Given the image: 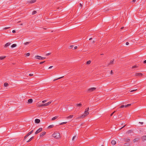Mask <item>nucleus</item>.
Listing matches in <instances>:
<instances>
[{
  "mask_svg": "<svg viewBox=\"0 0 146 146\" xmlns=\"http://www.w3.org/2000/svg\"><path fill=\"white\" fill-rule=\"evenodd\" d=\"M28 101L29 103H31L33 102V100L32 99H30L28 100Z\"/></svg>",
  "mask_w": 146,
  "mask_h": 146,
  "instance_id": "obj_17",
  "label": "nucleus"
},
{
  "mask_svg": "<svg viewBox=\"0 0 146 146\" xmlns=\"http://www.w3.org/2000/svg\"><path fill=\"white\" fill-rule=\"evenodd\" d=\"M63 77H64V76H62V77H60V78H57V79H56L54 80H53V81H56V80H58V79H61V78H63Z\"/></svg>",
  "mask_w": 146,
  "mask_h": 146,
  "instance_id": "obj_30",
  "label": "nucleus"
},
{
  "mask_svg": "<svg viewBox=\"0 0 146 146\" xmlns=\"http://www.w3.org/2000/svg\"><path fill=\"white\" fill-rule=\"evenodd\" d=\"M46 132L45 131H43L40 134V137H42L45 134Z\"/></svg>",
  "mask_w": 146,
  "mask_h": 146,
  "instance_id": "obj_11",
  "label": "nucleus"
},
{
  "mask_svg": "<svg viewBox=\"0 0 146 146\" xmlns=\"http://www.w3.org/2000/svg\"><path fill=\"white\" fill-rule=\"evenodd\" d=\"M111 143L113 145H115L116 143V142L115 141L112 140L111 141Z\"/></svg>",
  "mask_w": 146,
  "mask_h": 146,
  "instance_id": "obj_14",
  "label": "nucleus"
},
{
  "mask_svg": "<svg viewBox=\"0 0 146 146\" xmlns=\"http://www.w3.org/2000/svg\"><path fill=\"white\" fill-rule=\"evenodd\" d=\"M42 130V129L41 128H39L35 132V134H36L38 133H39Z\"/></svg>",
  "mask_w": 146,
  "mask_h": 146,
  "instance_id": "obj_5",
  "label": "nucleus"
},
{
  "mask_svg": "<svg viewBox=\"0 0 146 146\" xmlns=\"http://www.w3.org/2000/svg\"><path fill=\"white\" fill-rule=\"evenodd\" d=\"M53 67V66H50V67H49V68H48L49 69H50V68H51L52 67Z\"/></svg>",
  "mask_w": 146,
  "mask_h": 146,
  "instance_id": "obj_56",
  "label": "nucleus"
},
{
  "mask_svg": "<svg viewBox=\"0 0 146 146\" xmlns=\"http://www.w3.org/2000/svg\"><path fill=\"white\" fill-rule=\"evenodd\" d=\"M36 11H34L32 13V14L33 15L34 14H36Z\"/></svg>",
  "mask_w": 146,
  "mask_h": 146,
  "instance_id": "obj_29",
  "label": "nucleus"
},
{
  "mask_svg": "<svg viewBox=\"0 0 146 146\" xmlns=\"http://www.w3.org/2000/svg\"><path fill=\"white\" fill-rule=\"evenodd\" d=\"M125 125H124L123 127L121 128V129L123 127H124L125 126Z\"/></svg>",
  "mask_w": 146,
  "mask_h": 146,
  "instance_id": "obj_63",
  "label": "nucleus"
},
{
  "mask_svg": "<svg viewBox=\"0 0 146 146\" xmlns=\"http://www.w3.org/2000/svg\"><path fill=\"white\" fill-rule=\"evenodd\" d=\"M92 38H90V39H89V40H92Z\"/></svg>",
  "mask_w": 146,
  "mask_h": 146,
  "instance_id": "obj_61",
  "label": "nucleus"
},
{
  "mask_svg": "<svg viewBox=\"0 0 146 146\" xmlns=\"http://www.w3.org/2000/svg\"><path fill=\"white\" fill-rule=\"evenodd\" d=\"M77 46H75L74 47V49H77Z\"/></svg>",
  "mask_w": 146,
  "mask_h": 146,
  "instance_id": "obj_52",
  "label": "nucleus"
},
{
  "mask_svg": "<svg viewBox=\"0 0 146 146\" xmlns=\"http://www.w3.org/2000/svg\"><path fill=\"white\" fill-rule=\"evenodd\" d=\"M110 74H113V71L112 70H111V72H110Z\"/></svg>",
  "mask_w": 146,
  "mask_h": 146,
  "instance_id": "obj_53",
  "label": "nucleus"
},
{
  "mask_svg": "<svg viewBox=\"0 0 146 146\" xmlns=\"http://www.w3.org/2000/svg\"><path fill=\"white\" fill-rule=\"evenodd\" d=\"M91 63V61L90 60H89V61H88L87 62H86V64H90V63Z\"/></svg>",
  "mask_w": 146,
  "mask_h": 146,
  "instance_id": "obj_31",
  "label": "nucleus"
},
{
  "mask_svg": "<svg viewBox=\"0 0 146 146\" xmlns=\"http://www.w3.org/2000/svg\"><path fill=\"white\" fill-rule=\"evenodd\" d=\"M12 32H13V33H15L16 31H15V30H13V31H12Z\"/></svg>",
  "mask_w": 146,
  "mask_h": 146,
  "instance_id": "obj_49",
  "label": "nucleus"
},
{
  "mask_svg": "<svg viewBox=\"0 0 146 146\" xmlns=\"http://www.w3.org/2000/svg\"><path fill=\"white\" fill-rule=\"evenodd\" d=\"M89 110V108H86L85 110V111L84 112V114L85 115H86V116L88 115L89 114V113L88 112Z\"/></svg>",
  "mask_w": 146,
  "mask_h": 146,
  "instance_id": "obj_4",
  "label": "nucleus"
},
{
  "mask_svg": "<svg viewBox=\"0 0 146 146\" xmlns=\"http://www.w3.org/2000/svg\"><path fill=\"white\" fill-rule=\"evenodd\" d=\"M30 53H28L26 54L27 56H29L30 55Z\"/></svg>",
  "mask_w": 146,
  "mask_h": 146,
  "instance_id": "obj_39",
  "label": "nucleus"
},
{
  "mask_svg": "<svg viewBox=\"0 0 146 146\" xmlns=\"http://www.w3.org/2000/svg\"><path fill=\"white\" fill-rule=\"evenodd\" d=\"M40 122V120L39 119H36L35 120V122L36 123H38Z\"/></svg>",
  "mask_w": 146,
  "mask_h": 146,
  "instance_id": "obj_10",
  "label": "nucleus"
},
{
  "mask_svg": "<svg viewBox=\"0 0 146 146\" xmlns=\"http://www.w3.org/2000/svg\"><path fill=\"white\" fill-rule=\"evenodd\" d=\"M33 138H34V137H31L29 139V140L28 141H27V142H29L33 139Z\"/></svg>",
  "mask_w": 146,
  "mask_h": 146,
  "instance_id": "obj_25",
  "label": "nucleus"
},
{
  "mask_svg": "<svg viewBox=\"0 0 146 146\" xmlns=\"http://www.w3.org/2000/svg\"><path fill=\"white\" fill-rule=\"evenodd\" d=\"M82 106V104H77L76 105V106L77 107H81Z\"/></svg>",
  "mask_w": 146,
  "mask_h": 146,
  "instance_id": "obj_22",
  "label": "nucleus"
},
{
  "mask_svg": "<svg viewBox=\"0 0 146 146\" xmlns=\"http://www.w3.org/2000/svg\"><path fill=\"white\" fill-rule=\"evenodd\" d=\"M16 46H17V44H13L11 45V47L12 48H14V47H15Z\"/></svg>",
  "mask_w": 146,
  "mask_h": 146,
  "instance_id": "obj_26",
  "label": "nucleus"
},
{
  "mask_svg": "<svg viewBox=\"0 0 146 146\" xmlns=\"http://www.w3.org/2000/svg\"><path fill=\"white\" fill-rule=\"evenodd\" d=\"M46 101V100H44L42 102L43 103H44Z\"/></svg>",
  "mask_w": 146,
  "mask_h": 146,
  "instance_id": "obj_47",
  "label": "nucleus"
},
{
  "mask_svg": "<svg viewBox=\"0 0 146 146\" xmlns=\"http://www.w3.org/2000/svg\"><path fill=\"white\" fill-rule=\"evenodd\" d=\"M139 138H135L133 140V142L135 143L136 141H137L139 140Z\"/></svg>",
  "mask_w": 146,
  "mask_h": 146,
  "instance_id": "obj_13",
  "label": "nucleus"
},
{
  "mask_svg": "<svg viewBox=\"0 0 146 146\" xmlns=\"http://www.w3.org/2000/svg\"><path fill=\"white\" fill-rule=\"evenodd\" d=\"M137 66H136V65H135V66H133L132 67V68H137Z\"/></svg>",
  "mask_w": 146,
  "mask_h": 146,
  "instance_id": "obj_38",
  "label": "nucleus"
},
{
  "mask_svg": "<svg viewBox=\"0 0 146 146\" xmlns=\"http://www.w3.org/2000/svg\"><path fill=\"white\" fill-rule=\"evenodd\" d=\"M74 46L73 45H70L69 47V49H71Z\"/></svg>",
  "mask_w": 146,
  "mask_h": 146,
  "instance_id": "obj_34",
  "label": "nucleus"
},
{
  "mask_svg": "<svg viewBox=\"0 0 146 146\" xmlns=\"http://www.w3.org/2000/svg\"><path fill=\"white\" fill-rule=\"evenodd\" d=\"M132 132V130H129L127 131V133H131Z\"/></svg>",
  "mask_w": 146,
  "mask_h": 146,
  "instance_id": "obj_28",
  "label": "nucleus"
},
{
  "mask_svg": "<svg viewBox=\"0 0 146 146\" xmlns=\"http://www.w3.org/2000/svg\"><path fill=\"white\" fill-rule=\"evenodd\" d=\"M58 117V116H56L55 117H53L52 119V120H54L56 119H57Z\"/></svg>",
  "mask_w": 146,
  "mask_h": 146,
  "instance_id": "obj_24",
  "label": "nucleus"
},
{
  "mask_svg": "<svg viewBox=\"0 0 146 146\" xmlns=\"http://www.w3.org/2000/svg\"><path fill=\"white\" fill-rule=\"evenodd\" d=\"M130 145L129 143H127L124 144V146H129Z\"/></svg>",
  "mask_w": 146,
  "mask_h": 146,
  "instance_id": "obj_21",
  "label": "nucleus"
},
{
  "mask_svg": "<svg viewBox=\"0 0 146 146\" xmlns=\"http://www.w3.org/2000/svg\"><path fill=\"white\" fill-rule=\"evenodd\" d=\"M95 42V41H93L92 42H93V43H94Z\"/></svg>",
  "mask_w": 146,
  "mask_h": 146,
  "instance_id": "obj_64",
  "label": "nucleus"
},
{
  "mask_svg": "<svg viewBox=\"0 0 146 146\" xmlns=\"http://www.w3.org/2000/svg\"><path fill=\"white\" fill-rule=\"evenodd\" d=\"M143 63L144 64H146V60H144L143 62Z\"/></svg>",
  "mask_w": 146,
  "mask_h": 146,
  "instance_id": "obj_51",
  "label": "nucleus"
},
{
  "mask_svg": "<svg viewBox=\"0 0 146 146\" xmlns=\"http://www.w3.org/2000/svg\"><path fill=\"white\" fill-rule=\"evenodd\" d=\"M4 85L5 87H7L9 85V84L5 82L4 83Z\"/></svg>",
  "mask_w": 146,
  "mask_h": 146,
  "instance_id": "obj_27",
  "label": "nucleus"
},
{
  "mask_svg": "<svg viewBox=\"0 0 146 146\" xmlns=\"http://www.w3.org/2000/svg\"><path fill=\"white\" fill-rule=\"evenodd\" d=\"M96 90V88L93 87L91 88H89L87 91V92L88 93H90L93 92Z\"/></svg>",
  "mask_w": 146,
  "mask_h": 146,
  "instance_id": "obj_2",
  "label": "nucleus"
},
{
  "mask_svg": "<svg viewBox=\"0 0 146 146\" xmlns=\"http://www.w3.org/2000/svg\"><path fill=\"white\" fill-rule=\"evenodd\" d=\"M123 28H124V27H121V29H123Z\"/></svg>",
  "mask_w": 146,
  "mask_h": 146,
  "instance_id": "obj_62",
  "label": "nucleus"
},
{
  "mask_svg": "<svg viewBox=\"0 0 146 146\" xmlns=\"http://www.w3.org/2000/svg\"><path fill=\"white\" fill-rule=\"evenodd\" d=\"M137 90V89H136V90H131V91H130V92H134V91H135L136 90Z\"/></svg>",
  "mask_w": 146,
  "mask_h": 146,
  "instance_id": "obj_46",
  "label": "nucleus"
},
{
  "mask_svg": "<svg viewBox=\"0 0 146 146\" xmlns=\"http://www.w3.org/2000/svg\"><path fill=\"white\" fill-rule=\"evenodd\" d=\"M30 42H26L24 43V44L25 45H27V44H29Z\"/></svg>",
  "mask_w": 146,
  "mask_h": 146,
  "instance_id": "obj_33",
  "label": "nucleus"
},
{
  "mask_svg": "<svg viewBox=\"0 0 146 146\" xmlns=\"http://www.w3.org/2000/svg\"><path fill=\"white\" fill-rule=\"evenodd\" d=\"M73 115H70L68 117H67L66 118L67 119L72 118L73 117Z\"/></svg>",
  "mask_w": 146,
  "mask_h": 146,
  "instance_id": "obj_19",
  "label": "nucleus"
},
{
  "mask_svg": "<svg viewBox=\"0 0 146 146\" xmlns=\"http://www.w3.org/2000/svg\"><path fill=\"white\" fill-rule=\"evenodd\" d=\"M142 140L143 141H144L146 140V135L143 136L141 137Z\"/></svg>",
  "mask_w": 146,
  "mask_h": 146,
  "instance_id": "obj_8",
  "label": "nucleus"
},
{
  "mask_svg": "<svg viewBox=\"0 0 146 146\" xmlns=\"http://www.w3.org/2000/svg\"><path fill=\"white\" fill-rule=\"evenodd\" d=\"M136 1V0H133V1H132V2H134L135 1Z\"/></svg>",
  "mask_w": 146,
  "mask_h": 146,
  "instance_id": "obj_59",
  "label": "nucleus"
},
{
  "mask_svg": "<svg viewBox=\"0 0 146 146\" xmlns=\"http://www.w3.org/2000/svg\"><path fill=\"white\" fill-rule=\"evenodd\" d=\"M52 136L56 139H58L60 137V134L57 131L55 132L52 135Z\"/></svg>",
  "mask_w": 146,
  "mask_h": 146,
  "instance_id": "obj_1",
  "label": "nucleus"
},
{
  "mask_svg": "<svg viewBox=\"0 0 146 146\" xmlns=\"http://www.w3.org/2000/svg\"><path fill=\"white\" fill-rule=\"evenodd\" d=\"M29 135L27 134L24 137V139H25Z\"/></svg>",
  "mask_w": 146,
  "mask_h": 146,
  "instance_id": "obj_40",
  "label": "nucleus"
},
{
  "mask_svg": "<svg viewBox=\"0 0 146 146\" xmlns=\"http://www.w3.org/2000/svg\"><path fill=\"white\" fill-rule=\"evenodd\" d=\"M35 58L36 59L39 60H41L42 56H36L35 57Z\"/></svg>",
  "mask_w": 146,
  "mask_h": 146,
  "instance_id": "obj_9",
  "label": "nucleus"
},
{
  "mask_svg": "<svg viewBox=\"0 0 146 146\" xmlns=\"http://www.w3.org/2000/svg\"><path fill=\"white\" fill-rule=\"evenodd\" d=\"M122 114H121H121H119V115L118 116V117L119 118L121 117L122 116H121Z\"/></svg>",
  "mask_w": 146,
  "mask_h": 146,
  "instance_id": "obj_42",
  "label": "nucleus"
},
{
  "mask_svg": "<svg viewBox=\"0 0 146 146\" xmlns=\"http://www.w3.org/2000/svg\"><path fill=\"white\" fill-rule=\"evenodd\" d=\"M33 130H32L31 131L29 132L27 134L29 136V135L33 133Z\"/></svg>",
  "mask_w": 146,
  "mask_h": 146,
  "instance_id": "obj_20",
  "label": "nucleus"
},
{
  "mask_svg": "<svg viewBox=\"0 0 146 146\" xmlns=\"http://www.w3.org/2000/svg\"><path fill=\"white\" fill-rule=\"evenodd\" d=\"M11 44V43L10 42H8L5 45V47H7L8 46H9Z\"/></svg>",
  "mask_w": 146,
  "mask_h": 146,
  "instance_id": "obj_18",
  "label": "nucleus"
},
{
  "mask_svg": "<svg viewBox=\"0 0 146 146\" xmlns=\"http://www.w3.org/2000/svg\"><path fill=\"white\" fill-rule=\"evenodd\" d=\"M45 58H46L45 57H42L41 60H44Z\"/></svg>",
  "mask_w": 146,
  "mask_h": 146,
  "instance_id": "obj_48",
  "label": "nucleus"
},
{
  "mask_svg": "<svg viewBox=\"0 0 146 146\" xmlns=\"http://www.w3.org/2000/svg\"><path fill=\"white\" fill-rule=\"evenodd\" d=\"M117 111V110H116V111H115L113 112L112 113H111V114L110 116H112L114 114V113H115V112Z\"/></svg>",
  "mask_w": 146,
  "mask_h": 146,
  "instance_id": "obj_36",
  "label": "nucleus"
},
{
  "mask_svg": "<svg viewBox=\"0 0 146 146\" xmlns=\"http://www.w3.org/2000/svg\"><path fill=\"white\" fill-rule=\"evenodd\" d=\"M129 44V43L128 42H126V44L127 45H128Z\"/></svg>",
  "mask_w": 146,
  "mask_h": 146,
  "instance_id": "obj_55",
  "label": "nucleus"
},
{
  "mask_svg": "<svg viewBox=\"0 0 146 146\" xmlns=\"http://www.w3.org/2000/svg\"><path fill=\"white\" fill-rule=\"evenodd\" d=\"M124 105H121V106H120L119 107V108H124Z\"/></svg>",
  "mask_w": 146,
  "mask_h": 146,
  "instance_id": "obj_41",
  "label": "nucleus"
},
{
  "mask_svg": "<svg viewBox=\"0 0 146 146\" xmlns=\"http://www.w3.org/2000/svg\"><path fill=\"white\" fill-rule=\"evenodd\" d=\"M50 54H51V53H48L46 54V56H48L50 55Z\"/></svg>",
  "mask_w": 146,
  "mask_h": 146,
  "instance_id": "obj_43",
  "label": "nucleus"
},
{
  "mask_svg": "<svg viewBox=\"0 0 146 146\" xmlns=\"http://www.w3.org/2000/svg\"><path fill=\"white\" fill-rule=\"evenodd\" d=\"M10 28V27H5L3 29H9V28Z\"/></svg>",
  "mask_w": 146,
  "mask_h": 146,
  "instance_id": "obj_37",
  "label": "nucleus"
},
{
  "mask_svg": "<svg viewBox=\"0 0 146 146\" xmlns=\"http://www.w3.org/2000/svg\"><path fill=\"white\" fill-rule=\"evenodd\" d=\"M124 107H125V108L127 107V105H125V106H124Z\"/></svg>",
  "mask_w": 146,
  "mask_h": 146,
  "instance_id": "obj_60",
  "label": "nucleus"
},
{
  "mask_svg": "<svg viewBox=\"0 0 146 146\" xmlns=\"http://www.w3.org/2000/svg\"><path fill=\"white\" fill-rule=\"evenodd\" d=\"M36 1V0H32L31 1H29L28 2V3H35Z\"/></svg>",
  "mask_w": 146,
  "mask_h": 146,
  "instance_id": "obj_12",
  "label": "nucleus"
},
{
  "mask_svg": "<svg viewBox=\"0 0 146 146\" xmlns=\"http://www.w3.org/2000/svg\"><path fill=\"white\" fill-rule=\"evenodd\" d=\"M114 61V60L113 59V60H111L110 61V62L108 64V66H109V65L110 64H113V61Z\"/></svg>",
  "mask_w": 146,
  "mask_h": 146,
  "instance_id": "obj_15",
  "label": "nucleus"
},
{
  "mask_svg": "<svg viewBox=\"0 0 146 146\" xmlns=\"http://www.w3.org/2000/svg\"><path fill=\"white\" fill-rule=\"evenodd\" d=\"M75 137H76V136H74L72 138V140L73 141L74 140V139L75 138Z\"/></svg>",
  "mask_w": 146,
  "mask_h": 146,
  "instance_id": "obj_50",
  "label": "nucleus"
},
{
  "mask_svg": "<svg viewBox=\"0 0 146 146\" xmlns=\"http://www.w3.org/2000/svg\"><path fill=\"white\" fill-rule=\"evenodd\" d=\"M6 56H0V59L1 60H2L4 59L6 57Z\"/></svg>",
  "mask_w": 146,
  "mask_h": 146,
  "instance_id": "obj_23",
  "label": "nucleus"
},
{
  "mask_svg": "<svg viewBox=\"0 0 146 146\" xmlns=\"http://www.w3.org/2000/svg\"><path fill=\"white\" fill-rule=\"evenodd\" d=\"M29 75L30 76H33V74H30Z\"/></svg>",
  "mask_w": 146,
  "mask_h": 146,
  "instance_id": "obj_54",
  "label": "nucleus"
},
{
  "mask_svg": "<svg viewBox=\"0 0 146 146\" xmlns=\"http://www.w3.org/2000/svg\"><path fill=\"white\" fill-rule=\"evenodd\" d=\"M54 126L53 125H50L48 127V128H51L53 127Z\"/></svg>",
  "mask_w": 146,
  "mask_h": 146,
  "instance_id": "obj_32",
  "label": "nucleus"
},
{
  "mask_svg": "<svg viewBox=\"0 0 146 146\" xmlns=\"http://www.w3.org/2000/svg\"><path fill=\"white\" fill-rule=\"evenodd\" d=\"M45 62V61H43V62H41L40 63V64H43V63L44 62Z\"/></svg>",
  "mask_w": 146,
  "mask_h": 146,
  "instance_id": "obj_44",
  "label": "nucleus"
},
{
  "mask_svg": "<svg viewBox=\"0 0 146 146\" xmlns=\"http://www.w3.org/2000/svg\"><path fill=\"white\" fill-rule=\"evenodd\" d=\"M52 102V101H51V102L50 101L46 103H45V104H41L40 105H39V106L40 107H43V106H48V105H49L50 104H51V103Z\"/></svg>",
  "mask_w": 146,
  "mask_h": 146,
  "instance_id": "obj_3",
  "label": "nucleus"
},
{
  "mask_svg": "<svg viewBox=\"0 0 146 146\" xmlns=\"http://www.w3.org/2000/svg\"><path fill=\"white\" fill-rule=\"evenodd\" d=\"M67 123V122H62V123H60V125H62V124H66V123Z\"/></svg>",
  "mask_w": 146,
  "mask_h": 146,
  "instance_id": "obj_35",
  "label": "nucleus"
},
{
  "mask_svg": "<svg viewBox=\"0 0 146 146\" xmlns=\"http://www.w3.org/2000/svg\"><path fill=\"white\" fill-rule=\"evenodd\" d=\"M139 123L141 124H143V123L142 122H139Z\"/></svg>",
  "mask_w": 146,
  "mask_h": 146,
  "instance_id": "obj_58",
  "label": "nucleus"
},
{
  "mask_svg": "<svg viewBox=\"0 0 146 146\" xmlns=\"http://www.w3.org/2000/svg\"><path fill=\"white\" fill-rule=\"evenodd\" d=\"M131 104H127V107L131 106Z\"/></svg>",
  "mask_w": 146,
  "mask_h": 146,
  "instance_id": "obj_45",
  "label": "nucleus"
},
{
  "mask_svg": "<svg viewBox=\"0 0 146 146\" xmlns=\"http://www.w3.org/2000/svg\"><path fill=\"white\" fill-rule=\"evenodd\" d=\"M80 6L81 7V8H82V4L80 3Z\"/></svg>",
  "mask_w": 146,
  "mask_h": 146,
  "instance_id": "obj_57",
  "label": "nucleus"
},
{
  "mask_svg": "<svg viewBox=\"0 0 146 146\" xmlns=\"http://www.w3.org/2000/svg\"><path fill=\"white\" fill-rule=\"evenodd\" d=\"M143 75V74L141 73H136L135 74V76H142Z\"/></svg>",
  "mask_w": 146,
  "mask_h": 146,
  "instance_id": "obj_7",
  "label": "nucleus"
},
{
  "mask_svg": "<svg viewBox=\"0 0 146 146\" xmlns=\"http://www.w3.org/2000/svg\"><path fill=\"white\" fill-rule=\"evenodd\" d=\"M86 115H85V114H84V115H82L81 116H80V117H77L76 118V119H80V118H84L86 116Z\"/></svg>",
  "mask_w": 146,
  "mask_h": 146,
  "instance_id": "obj_6",
  "label": "nucleus"
},
{
  "mask_svg": "<svg viewBox=\"0 0 146 146\" xmlns=\"http://www.w3.org/2000/svg\"><path fill=\"white\" fill-rule=\"evenodd\" d=\"M124 140L126 142H128L130 141V139H127L126 138H124Z\"/></svg>",
  "mask_w": 146,
  "mask_h": 146,
  "instance_id": "obj_16",
  "label": "nucleus"
}]
</instances>
